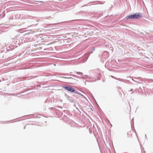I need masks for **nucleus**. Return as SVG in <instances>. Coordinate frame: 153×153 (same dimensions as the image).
<instances>
[{
    "instance_id": "obj_4",
    "label": "nucleus",
    "mask_w": 153,
    "mask_h": 153,
    "mask_svg": "<svg viewBox=\"0 0 153 153\" xmlns=\"http://www.w3.org/2000/svg\"><path fill=\"white\" fill-rule=\"evenodd\" d=\"M77 74H82V73H81V72H77Z\"/></svg>"
},
{
    "instance_id": "obj_2",
    "label": "nucleus",
    "mask_w": 153,
    "mask_h": 153,
    "mask_svg": "<svg viewBox=\"0 0 153 153\" xmlns=\"http://www.w3.org/2000/svg\"><path fill=\"white\" fill-rule=\"evenodd\" d=\"M134 19H138L142 17L141 14L140 13H138V14H133Z\"/></svg>"
},
{
    "instance_id": "obj_3",
    "label": "nucleus",
    "mask_w": 153,
    "mask_h": 153,
    "mask_svg": "<svg viewBox=\"0 0 153 153\" xmlns=\"http://www.w3.org/2000/svg\"><path fill=\"white\" fill-rule=\"evenodd\" d=\"M134 19V16H133V15H131L130 16H128L127 18V19Z\"/></svg>"
},
{
    "instance_id": "obj_6",
    "label": "nucleus",
    "mask_w": 153,
    "mask_h": 153,
    "mask_svg": "<svg viewBox=\"0 0 153 153\" xmlns=\"http://www.w3.org/2000/svg\"><path fill=\"white\" fill-rule=\"evenodd\" d=\"M69 78H69H70V79H71V78H72L71 77H68V78Z\"/></svg>"
},
{
    "instance_id": "obj_1",
    "label": "nucleus",
    "mask_w": 153,
    "mask_h": 153,
    "mask_svg": "<svg viewBox=\"0 0 153 153\" xmlns=\"http://www.w3.org/2000/svg\"><path fill=\"white\" fill-rule=\"evenodd\" d=\"M65 88L67 90L71 92H74L75 91V89L71 87L67 86L65 87Z\"/></svg>"
},
{
    "instance_id": "obj_5",
    "label": "nucleus",
    "mask_w": 153,
    "mask_h": 153,
    "mask_svg": "<svg viewBox=\"0 0 153 153\" xmlns=\"http://www.w3.org/2000/svg\"><path fill=\"white\" fill-rule=\"evenodd\" d=\"M128 133H129L130 134H131V131H130L128 133Z\"/></svg>"
}]
</instances>
